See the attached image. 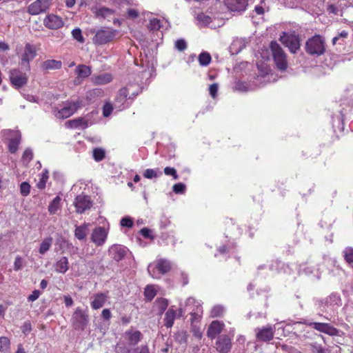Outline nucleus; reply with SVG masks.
I'll return each mask as SVG.
<instances>
[{
    "label": "nucleus",
    "mask_w": 353,
    "mask_h": 353,
    "mask_svg": "<svg viewBox=\"0 0 353 353\" xmlns=\"http://www.w3.org/2000/svg\"><path fill=\"white\" fill-rule=\"evenodd\" d=\"M305 51L312 56L319 57L323 54L325 52V39L319 34L310 38L305 43Z\"/></svg>",
    "instance_id": "f257e3e1"
},
{
    "label": "nucleus",
    "mask_w": 353,
    "mask_h": 353,
    "mask_svg": "<svg viewBox=\"0 0 353 353\" xmlns=\"http://www.w3.org/2000/svg\"><path fill=\"white\" fill-rule=\"evenodd\" d=\"M270 46L276 68L281 71L285 70L288 68V61L283 50L275 41H272Z\"/></svg>",
    "instance_id": "f03ea898"
},
{
    "label": "nucleus",
    "mask_w": 353,
    "mask_h": 353,
    "mask_svg": "<svg viewBox=\"0 0 353 353\" xmlns=\"http://www.w3.org/2000/svg\"><path fill=\"white\" fill-rule=\"evenodd\" d=\"M117 30L111 28H101L96 31L93 42L97 45H103L112 41L117 36Z\"/></svg>",
    "instance_id": "7ed1b4c3"
},
{
    "label": "nucleus",
    "mask_w": 353,
    "mask_h": 353,
    "mask_svg": "<svg viewBox=\"0 0 353 353\" xmlns=\"http://www.w3.org/2000/svg\"><path fill=\"white\" fill-rule=\"evenodd\" d=\"M187 311H189L190 314L192 316L200 315L203 312L201 303L192 297H190L186 300L184 306H183L182 304H180L178 314L179 316H182Z\"/></svg>",
    "instance_id": "20e7f679"
},
{
    "label": "nucleus",
    "mask_w": 353,
    "mask_h": 353,
    "mask_svg": "<svg viewBox=\"0 0 353 353\" xmlns=\"http://www.w3.org/2000/svg\"><path fill=\"white\" fill-rule=\"evenodd\" d=\"M171 268L170 262L165 259H159L156 265L150 264L148 271L152 277L159 279L161 274L168 272Z\"/></svg>",
    "instance_id": "39448f33"
},
{
    "label": "nucleus",
    "mask_w": 353,
    "mask_h": 353,
    "mask_svg": "<svg viewBox=\"0 0 353 353\" xmlns=\"http://www.w3.org/2000/svg\"><path fill=\"white\" fill-rule=\"evenodd\" d=\"M81 103L79 101H67L63 104V106L55 112V116L58 119H66L72 116L79 108Z\"/></svg>",
    "instance_id": "423d86ee"
},
{
    "label": "nucleus",
    "mask_w": 353,
    "mask_h": 353,
    "mask_svg": "<svg viewBox=\"0 0 353 353\" xmlns=\"http://www.w3.org/2000/svg\"><path fill=\"white\" fill-rule=\"evenodd\" d=\"M71 321L75 330H83L88 322V315L85 310L77 307L72 316Z\"/></svg>",
    "instance_id": "0eeeda50"
},
{
    "label": "nucleus",
    "mask_w": 353,
    "mask_h": 353,
    "mask_svg": "<svg viewBox=\"0 0 353 353\" xmlns=\"http://www.w3.org/2000/svg\"><path fill=\"white\" fill-rule=\"evenodd\" d=\"M281 42L292 53H296L300 49V39L299 35L283 32L280 37Z\"/></svg>",
    "instance_id": "6e6552de"
},
{
    "label": "nucleus",
    "mask_w": 353,
    "mask_h": 353,
    "mask_svg": "<svg viewBox=\"0 0 353 353\" xmlns=\"http://www.w3.org/2000/svg\"><path fill=\"white\" fill-rule=\"evenodd\" d=\"M52 0H37L28 7V12L32 15H37L46 12L50 7Z\"/></svg>",
    "instance_id": "1a4fd4ad"
},
{
    "label": "nucleus",
    "mask_w": 353,
    "mask_h": 353,
    "mask_svg": "<svg viewBox=\"0 0 353 353\" xmlns=\"http://www.w3.org/2000/svg\"><path fill=\"white\" fill-rule=\"evenodd\" d=\"M74 205L76 208V212L82 214L92 205V202L88 196L80 194L75 198Z\"/></svg>",
    "instance_id": "9d476101"
},
{
    "label": "nucleus",
    "mask_w": 353,
    "mask_h": 353,
    "mask_svg": "<svg viewBox=\"0 0 353 353\" xmlns=\"http://www.w3.org/2000/svg\"><path fill=\"white\" fill-rule=\"evenodd\" d=\"M108 234V230L103 227H97L91 234V241L97 246H102L106 241Z\"/></svg>",
    "instance_id": "9b49d317"
},
{
    "label": "nucleus",
    "mask_w": 353,
    "mask_h": 353,
    "mask_svg": "<svg viewBox=\"0 0 353 353\" xmlns=\"http://www.w3.org/2000/svg\"><path fill=\"white\" fill-rule=\"evenodd\" d=\"M10 79L14 87L19 88L27 83L28 77L19 70L14 69L10 72Z\"/></svg>",
    "instance_id": "f8f14e48"
},
{
    "label": "nucleus",
    "mask_w": 353,
    "mask_h": 353,
    "mask_svg": "<svg viewBox=\"0 0 353 353\" xmlns=\"http://www.w3.org/2000/svg\"><path fill=\"white\" fill-rule=\"evenodd\" d=\"M133 87L134 85L130 84L120 89L116 98V102L121 103V105H123L128 97L130 99L132 97L136 96L138 92L134 90Z\"/></svg>",
    "instance_id": "ddd939ff"
},
{
    "label": "nucleus",
    "mask_w": 353,
    "mask_h": 353,
    "mask_svg": "<svg viewBox=\"0 0 353 353\" xmlns=\"http://www.w3.org/2000/svg\"><path fill=\"white\" fill-rule=\"evenodd\" d=\"M314 329L330 336H339V331L329 323L313 322L310 323Z\"/></svg>",
    "instance_id": "4468645a"
},
{
    "label": "nucleus",
    "mask_w": 353,
    "mask_h": 353,
    "mask_svg": "<svg viewBox=\"0 0 353 353\" xmlns=\"http://www.w3.org/2000/svg\"><path fill=\"white\" fill-rule=\"evenodd\" d=\"M215 345L219 352L228 353L232 347L231 339L228 335H221L217 338Z\"/></svg>",
    "instance_id": "2eb2a0df"
},
{
    "label": "nucleus",
    "mask_w": 353,
    "mask_h": 353,
    "mask_svg": "<svg viewBox=\"0 0 353 353\" xmlns=\"http://www.w3.org/2000/svg\"><path fill=\"white\" fill-rule=\"evenodd\" d=\"M225 324L223 321H212L207 330L208 337L211 339H215L223 330Z\"/></svg>",
    "instance_id": "dca6fc26"
},
{
    "label": "nucleus",
    "mask_w": 353,
    "mask_h": 353,
    "mask_svg": "<svg viewBox=\"0 0 353 353\" xmlns=\"http://www.w3.org/2000/svg\"><path fill=\"white\" fill-rule=\"evenodd\" d=\"M9 133L8 149L12 153L17 152L21 141V134L18 130H7Z\"/></svg>",
    "instance_id": "f3484780"
},
{
    "label": "nucleus",
    "mask_w": 353,
    "mask_h": 353,
    "mask_svg": "<svg viewBox=\"0 0 353 353\" xmlns=\"http://www.w3.org/2000/svg\"><path fill=\"white\" fill-rule=\"evenodd\" d=\"M127 251L128 249L121 245H113L108 250L109 255L116 261L122 260L125 257Z\"/></svg>",
    "instance_id": "a211bd4d"
},
{
    "label": "nucleus",
    "mask_w": 353,
    "mask_h": 353,
    "mask_svg": "<svg viewBox=\"0 0 353 353\" xmlns=\"http://www.w3.org/2000/svg\"><path fill=\"white\" fill-rule=\"evenodd\" d=\"M43 23L46 28L52 30L60 28L63 26L62 19L54 14L48 15L45 18Z\"/></svg>",
    "instance_id": "6ab92c4d"
},
{
    "label": "nucleus",
    "mask_w": 353,
    "mask_h": 353,
    "mask_svg": "<svg viewBox=\"0 0 353 353\" xmlns=\"http://www.w3.org/2000/svg\"><path fill=\"white\" fill-rule=\"evenodd\" d=\"M36 55L37 51L35 47L30 43H26L23 53L21 56V63H26L28 65L30 61H32Z\"/></svg>",
    "instance_id": "aec40b11"
},
{
    "label": "nucleus",
    "mask_w": 353,
    "mask_h": 353,
    "mask_svg": "<svg viewBox=\"0 0 353 353\" xmlns=\"http://www.w3.org/2000/svg\"><path fill=\"white\" fill-rule=\"evenodd\" d=\"M92 12L97 18L110 19L114 16V10L105 6H97L92 8Z\"/></svg>",
    "instance_id": "412c9836"
},
{
    "label": "nucleus",
    "mask_w": 353,
    "mask_h": 353,
    "mask_svg": "<svg viewBox=\"0 0 353 353\" xmlns=\"http://www.w3.org/2000/svg\"><path fill=\"white\" fill-rule=\"evenodd\" d=\"M224 2L232 12L244 11L247 6V0H224Z\"/></svg>",
    "instance_id": "4be33fe9"
},
{
    "label": "nucleus",
    "mask_w": 353,
    "mask_h": 353,
    "mask_svg": "<svg viewBox=\"0 0 353 353\" xmlns=\"http://www.w3.org/2000/svg\"><path fill=\"white\" fill-rule=\"evenodd\" d=\"M108 299V293H97L92 296L91 307L94 310L102 307Z\"/></svg>",
    "instance_id": "5701e85b"
},
{
    "label": "nucleus",
    "mask_w": 353,
    "mask_h": 353,
    "mask_svg": "<svg viewBox=\"0 0 353 353\" xmlns=\"http://www.w3.org/2000/svg\"><path fill=\"white\" fill-rule=\"evenodd\" d=\"M113 77L110 73L94 74L90 78V81L94 85H105L110 83Z\"/></svg>",
    "instance_id": "b1692460"
},
{
    "label": "nucleus",
    "mask_w": 353,
    "mask_h": 353,
    "mask_svg": "<svg viewBox=\"0 0 353 353\" xmlns=\"http://www.w3.org/2000/svg\"><path fill=\"white\" fill-rule=\"evenodd\" d=\"M274 329L272 326H268L262 329H259L256 332V337L259 340L263 341H270L274 337Z\"/></svg>",
    "instance_id": "393cba45"
},
{
    "label": "nucleus",
    "mask_w": 353,
    "mask_h": 353,
    "mask_svg": "<svg viewBox=\"0 0 353 353\" xmlns=\"http://www.w3.org/2000/svg\"><path fill=\"white\" fill-rule=\"evenodd\" d=\"M90 224L84 223L81 225H77L74 229V236L79 241L86 239L89 233V227Z\"/></svg>",
    "instance_id": "a878e982"
},
{
    "label": "nucleus",
    "mask_w": 353,
    "mask_h": 353,
    "mask_svg": "<svg viewBox=\"0 0 353 353\" xmlns=\"http://www.w3.org/2000/svg\"><path fill=\"white\" fill-rule=\"evenodd\" d=\"M197 23L200 26H210L211 28H216V25L214 24L212 18L203 12L199 13L195 17Z\"/></svg>",
    "instance_id": "bb28decb"
},
{
    "label": "nucleus",
    "mask_w": 353,
    "mask_h": 353,
    "mask_svg": "<svg viewBox=\"0 0 353 353\" xmlns=\"http://www.w3.org/2000/svg\"><path fill=\"white\" fill-rule=\"evenodd\" d=\"M75 72L77 74L75 82L80 83L79 79L88 77L91 74L92 71L90 67L85 65H79L76 68Z\"/></svg>",
    "instance_id": "cd10ccee"
},
{
    "label": "nucleus",
    "mask_w": 353,
    "mask_h": 353,
    "mask_svg": "<svg viewBox=\"0 0 353 353\" xmlns=\"http://www.w3.org/2000/svg\"><path fill=\"white\" fill-rule=\"evenodd\" d=\"M54 270L59 273L64 274L69 269L68 259L66 256H61L54 265Z\"/></svg>",
    "instance_id": "c85d7f7f"
},
{
    "label": "nucleus",
    "mask_w": 353,
    "mask_h": 353,
    "mask_svg": "<svg viewBox=\"0 0 353 353\" xmlns=\"http://www.w3.org/2000/svg\"><path fill=\"white\" fill-rule=\"evenodd\" d=\"M125 336L132 345L137 344L142 339V334L140 331L130 330L125 332Z\"/></svg>",
    "instance_id": "c756f323"
},
{
    "label": "nucleus",
    "mask_w": 353,
    "mask_h": 353,
    "mask_svg": "<svg viewBox=\"0 0 353 353\" xmlns=\"http://www.w3.org/2000/svg\"><path fill=\"white\" fill-rule=\"evenodd\" d=\"M176 316V312L172 306L165 314L164 325L166 327L170 328L172 327Z\"/></svg>",
    "instance_id": "7c9ffc66"
},
{
    "label": "nucleus",
    "mask_w": 353,
    "mask_h": 353,
    "mask_svg": "<svg viewBox=\"0 0 353 353\" xmlns=\"http://www.w3.org/2000/svg\"><path fill=\"white\" fill-rule=\"evenodd\" d=\"M65 125L69 128H85L88 126L87 121L83 118H78L73 120H70L65 123Z\"/></svg>",
    "instance_id": "2f4dec72"
},
{
    "label": "nucleus",
    "mask_w": 353,
    "mask_h": 353,
    "mask_svg": "<svg viewBox=\"0 0 353 353\" xmlns=\"http://www.w3.org/2000/svg\"><path fill=\"white\" fill-rule=\"evenodd\" d=\"M61 61L54 59L46 60L41 64V67L44 70H57L61 68Z\"/></svg>",
    "instance_id": "473e14b6"
},
{
    "label": "nucleus",
    "mask_w": 353,
    "mask_h": 353,
    "mask_svg": "<svg viewBox=\"0 0 353 353\" xmlns=\"http://www.w3.org/2000/svg\"><path fill=\"white\" fill-rule=\"evenodd\" d=\"M61 199L59 196H57L49 204L48 212L50 214H54L61 208Z\"/></svg>",
    "instance_id": "72a5a7b5"
},
{
    "label": "nucleus",
    "mask_w": 353,
    "mask_h": 353,
    "mask_svg": "<svg viewBox=\"0 0 353 353\" xmlns=\"http://www.w3.org/2000/svg\"><path fill=\"white\" fill-rule=\"evenodd\" d=\"M168 306V301L167 299L161 298L157 299L154 303V308L158 311L159 314H162Z\"/></svg>",
    "instance_id": "f704fd0d"
},
{
    "label": "nucleus",
    "mask_w": 353,
    "mask_h": 353,
    "mask_svg": "<svg viewBox=\"0 0 353 353\" xmlns=\"http://www.w3.org/2000/svg\"><path fill=\"white\" fill-rule=\"evenodd\" d=\"M52 245V238L48 237L44 239L40 244L39 252L42 255L45 254L50 249Z\"/></svg>",
    "instance_id": "c9c22d12"
},
{
    "label": "nucleus",
    "mask_w": 353,
    "mask_h": 353,
    "mask_svg": "<svg viewBox=\"0 0 353 353\" xmlns=\"http://www.w3.org/2000/svg\"><path fill=\"white\" fill-rule=\"evenodd\" d=\"M144 294L148 300L151 301L157 294V290L154 285H149L145 288Z\"/></svg>",
    "instance_id": "e433bc0d"
},
{
    "label": "nucleus",
    "mask_w": 353,
    "mask_h": 353,
    "mask_svg": "<svg viewBox=\"0 0 353 353\" xmlns=\"http://www.w3.org/2000/svg\"><path fill=\"white\" fill-rule=\"evenodd\" d=\"M211 61V56L208 52H204L199 54V62L202 66H207Z\"/></svg>",
    "instance_id": "4c0bfd02"
},
{
    "label": "nucleus",
    "mask_w": 353,
    "mask_h": 353,
    "mask_svg": "<svg viewBox=\"0 0 353 353\" xmlns=\"http://www.w3.org/2000/svg\"><path fill=\"white\" fill-rule=\"evenodd\" d=\"M161 174V172L159 171V169L154 170V169H146L143 173L144 177L147 179H153L157 178L159 175Z\"/></svg>",
    "instance_id": "58836bf2"
},
{
    "label": "nucleus",
    "mask_w": 353,
    "mask_h": 353,
    "mask_svg": "<svg viewBox=\"0 0 353 353\" xmlns=\"http://www.w3.org/2000/svg\"><path fill=\"white\" fill-rule=\"evenodd\" d=\"M225 312V309L222 305H217L212 307L210 312V316L212 317H219L221 316Z\"/></svg>",
    "instance_id": "ea45409f"
},
{
    "label": "nucleus",
    "mask_w": 353,
    "mask_h": 353,
    "mask_svg": "<svg viewBox=\"0 0 353 353\" xmlns=\"http://www.w3.org/2000/svg\"><path fill=\"white\" fill-rule=\"evenodd\" d=\"M105 150L102 148H94L92 152V156L96 161H101L105 157Z\"/></svg>",
    "instance_id": "a19ab883"
},
{
    "label": "nucleus",
    "mask_w": 353,
    "mask_h": 353,
    "mask_svg": "<svg viewBox=\"0 0 353 353\" xmlns=\"http://www.w3.org/2000/svg\"><path fill=\"white\" fill-rule=\"evenodd\" d=\"M10 341L6 336L0 337V352H4L9 350Z\"/></svg>",
    "instance_id": "79ce46f5"
},
{
    "label": "nucleus",
    "mask_w": 353,
    "mask_h": 353,
    "mask_svg": "<svg viewBox=\"0 0 353 353\" xmlns=\"http://www.w3.org/2000/svg\"><path fill=\"white\" fill-rule=\"evenodd\" d=\"M161 28V21L157 18H152L150 20L148 28L150 30H157Z\"/></svg>",
    "instance_id": "37998d69"
},
{
    "label": "nucleus",
    "mask_w": 353,
    "mask_h": 353,
    "mask_svg": "<svg viewBox=\"0 0 353 353\" xmlns=\"http://www.w3.org/2000/svg\"><path fill=\"white\" fill-rule=\"evenodd\" d=\"M32 157H33L32 151L30 149L28 148L24 151V152L23 154V156H22L23 162L26 164H28L32 159Z\"/></svg>",
    "instance_id": "c03bdc74"
},
{
    "label": "nucleus",
    "mask_w": 353,
    "mask_h": 353,
    "mask_svg": "<svg viewBox=\"0 0 353 353\" xmlns=\"http://www.w3.org/2000/svg\"><path fill=\"white\" fill-rule=\"evenodd\" d=\"M344 257L346 261L349 263H353V248H347L343 251Z\"/></svg>",
    "instance_id": "a18cd8bd"
},
{
    "label": "nucleus",
    "mask_w": 353,
    "mask_h": 353,
    "mask_svg": "<svg viewBox=\"0 0 353 353\" xmlns=\"http://www.w3.org/2000/svg\"><path fill=\"white\" fill-rule=\"evenodd\" d=\"M72 34L73 38L74 39H76L77 41H78L79 42H80V43L84 42V39L82 36L81 30L79 28L74 29L72 31Z\"/></svg>",
    "instance_id": "49530a36"
},
{
    "label": "nucleus",
    "mask_w": 353,
    "mask_h": 353,
    "mask_svg": "<svg viewBox=\"0 0 353 353\" xmlns=\"http://www.w3.org/2000/svg\"><path fill=\"white\" fill-rule=\"evenodd\" d=\"M48 172H46L45 173H43L41 176L39 183H37V187L39 189H43L46 186V183L48 181Z\"/></svg>",
    "instance_id": "de8ad7c7"
},
{
    "label": "nucleus",
    "mask_w": 353,
    "mask_h": 353,
    "mask_svg": "<svg viewBox=\"0 0 353 353\" xmlns=\"http://www.w3.org/2000/svg\"><path fill=\"white\" fill-rule=\"evenodd\" d=\"M30 191V185L27 182H23L20 185V192L23 196L29 194Z\"/></svg>",
    "instance_id": "09e8293b"
},
{
    "label": "nucleus",
    "mask_w": 353,
    "mask_h": 353,
    "mask_svg": "<svg viewBox=\"0 0 353 353\" xmlns=\"http://www.w3.org/2000/svg\"><path fill=\"white\" fill-rule=\"evenodd\" d=\"M173 191L176 194H183L185 190V185L182 183H179L173 185Z\"/></svg>",
    "instance_id": "8fccbe9b"
},
{
    "label": "nucleus",
    "mask_w": 353,
    "mask_h": 353,
    "mask_svg": "<svg viewBox=\"0 0 353 353\" xmlns=\"http://www.w3.org/2000/svg\"><path fill=\"white\" fill-rule=\"evenodd\" d=\"M175 48L179 51H183L187 48L186 42L183 39H178L175 42Z\"/></svg>",
    "instance_id": "3c124183"
},
{
    "label": "nucleus",
    "mask_w": 353,
    "mask_h": 353,
    "mask_svg": "<svg viewBox=\"0 0 353 353\" xmlns=\"http://www.w3.org/2000/svg\"><path fill=\"white\" fill-rule=\"evenodd\" d=\"M164 173L166 175H170L172 176L174 179H178V174H176V171L174 168H170V167H166L164 169Z\"/></svg>",
    "instance_id": "603ef678"
},
{
    "label": "nucleus",
    "mask_w": 353,
    "mask_h": 353,
    "mask_svg": "<svg viewBox=\"0 0 353 353\" xmlns=\"http://www.w3.org/2000/svg\"><path fill=\"white\" fill-rule=\"evenodd\" d=\"M32 330V326L30 321H26L23 325L21 327V331L22 332L27 335Z\"/></svg>",
    "instance_id": "864d4df0"
},
{
    "label": "nucleus",
    "mask_w": 353,
    "mask_h": 353,
    "mask_svg": "<svg viewBox=\"0 0 353 353\" xmlns=\"http://www.w3.org/2000/svg\"><path fill=\"white\" fill-rule=\"evenodd\" d=\"M23 266V259L21 256H18L16 257L14 263V270L18 271L21 269Z\"/></svg>",
    "instance_id": "5fc2aeb1"
},
{
    "label": "nucleus",
    "mask_w": 353,
    "mask_h": 353,
    "mask_svg": "<svg viewBox=\"0 0 353 353\" xmlns=\"http://www.w3.org/2000/svg\"><path fill=\"white\" fill-rule=\"evenodd\" d=\"M348 36V32L345 30L341 31L337 37L332 39V44L335 45L339 39H346Z\"/></svg>",
    "instance_id": "6e6d98bb"
},
{
    "label": "nucleus",
    "mask_w": 353,
    "mask_h": 353,
    "mask_svg": "<svg viewBox=\"0 0 353 353\" xmlns=\"http://www.w3.org/2000/svg\"><path fill=\"white\" fill-rule=\"evenodd\" d=\"M41 292L38 290H34L31 294H30L28 297V301L30 302H33L36 301L40 296Z\"/></svg>",
    "instance_id": "4d7b16f0"
},
{
    "label": "nucleus",
    "mask_w": 353,
    "mask_h": 353,
    "mask_svg": "<svg viewBox=\"0 0 353 353\" xmlns=\"http://www.w3.org/2000/svg\"><path fill=\"white\" fill-rule=\"evenodd\" d=\"M339 297L337 295H331L326 299V304L332 305L333 302H334V305H339Z\"/></svg>",
    "instance_id": "13d9d810"
},
{
    "label": "nucleus",
    "mask_w": 353,
    "mask_h": 353,
    "mask_svg": "<svg viewBox=\"0 0 353 353\" xmlns=\"http://www.w3.org/2000/svg\"><path fill=\"white\" fill-rule=\"evenodd\" d=\"M218 84L213 83L210 85L209 92L212 97L215 98L218 92Z\"/></svg>",
    "instance_id": "bf43d9fd"
},
{
    "label": "nucleus",
    "mask_w": 353,
    "mask_h": 353,
    "mask_svg": "<svg viewBox=\"0 0 353 353\" xmlns=\"http://www.w3.org/2000/svg\"><path fill=\"white\" fill-rule=\"evenodd\" d=\"M121 225L123 227L131 228L133 225L132 219L124 217L121 220Z\"/></svg>",
    "instance_id": "052dcab7"
},
{
    "label": "nucleus",
    "mask_w": 353,
    "mask_h": 353,
    "mask_svg": "<svg viewBox=\"0 0 353 353\" xmlns=\"http://www.w3.org/2000/svg\"><path fill=\"white\" fill-rule=\"evenodd\" d=\"M127 16L130 19H135L138 17L139 12L134 8H130L127 11Z\"/></svg>",
    "instance_id": "680f3d73"
},
{
    "label": "nucleus",
    "mask_w": 353,
    "mask_h": 353,
    "mask_svg": "<svg viewBox=\"0 0 353 353\" xmlns=\"http://www.w3.org/2000/svg\"><path fill=\"white\" fill-rule=\"evenodd\" d=\"M112 111V107L110 104H105L103 108V114L104 117H108Z\"/></svg>",
    "instance_id": "e2e57ef3"
},
{
    "label": "nucleus",
    "mask_w": 353,
    "mask_h": 353,
    "mask_svg": "<svg viewBox=\"0 0 353 353\" xmlns=\"http://www.w3.org/2000/svg\"><path fill=\"white\" fill-rule=\"evenodd\" d=\"M101 316L102 317L105 319V320H109L111 316H112V314H111V312L110 311V310L108 309H104L103 311H102V313H101Z\"/></svg>",
    "instance_id": "0e129e2a"
},
{
    "label": "nucleus",
    "mask_w": 353,
    "mask_h": 353,
    "mask_svg": "<svg viewBox=\"0 0 353 353\" xmlns=\"http://www.w3.org/2000/svg\"><path fill=\"white\" fill-rule=\"evenodd\" d=\"M64 303L67 307H70L73 305V300L70 296H65Z\"/></svg>",
    "instance_id": "69168bd1"
},
{
    "label": "nucleus",
    "mask_w": 353,
    "mask_h": 353,
    "mask_svg": "<svg viewBox=\"0 0 353 353\" xmlns=\"http://www.w3.org/2000/svg\"><path fill=\"white\" fill-rule=\"evenodd\" d=\"M151 231L148 228H143L141 230V234L146 238L150 237Z\"/></svg>",
    "instance_id": "338daca9"
},
{
    "label": "nucleus",
    "mask_w": 353,
    "mask_h": 353,
    "mask_svg": "<svg viewBox=\"0 0 353 353\" xmlns=\"http://www.w3.org/2000/svg\"><path fill=\"white\" fill-rule=\"evenodd\" d=\"M254 10L258 14H263L264 13V9L261 6H256Z\"/></svg>",
    "instance_id": "774afa93"
}]
</instances>
